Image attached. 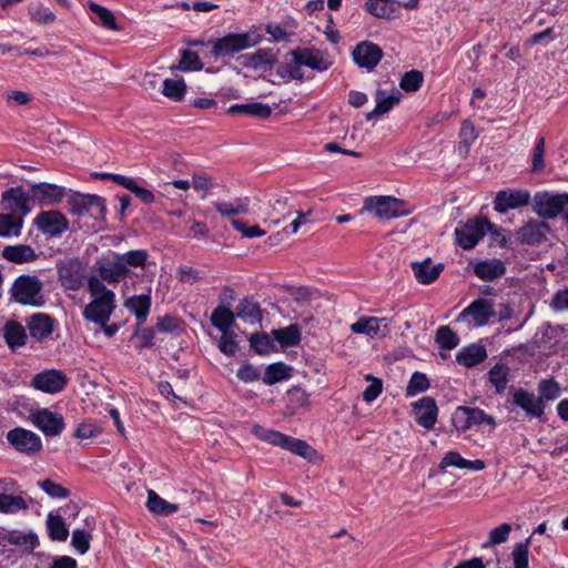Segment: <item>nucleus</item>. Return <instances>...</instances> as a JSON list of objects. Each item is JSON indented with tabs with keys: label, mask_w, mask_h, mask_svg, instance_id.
Here are the masks:
<instances>
[{
	"label": "nucleus",
	"mask_w": 568,
	"mask_h": 568,
	"mask_svg": "<svg viewBox=\"0 0 568 568\" xmlns=\"http://www.w3.org/2000/svg\"><path fill=\"white\" fill-rule=\"evenodd\" d=\"M549 225L539 220H530L515 234L499 227V247L516 251L518 244L538 245L547 240Z\"/></svg>",
	"instance_id": "obj_1"
},
{
	"label": "nucleus",
	"mask_w": 568,
	"mask_h": 568,
	"mask_svg": "<svg viewBox=\"0 0 568 568\" xmlns=\"http://www.w3.org/2000/svg\"><path fill=\"white\" fill-rule=\"evenodd\" d=\"M495 315V300L493 297L479 296L458 314L455 322L465 324L467 328L471 329L489 324Z\"/></svg>",
	"instance_id": "obj_2"
},
{
	"label": "nucleus",
	"mask_w": 568,
	"mask_h": 568,
	"mask_svg": "<svg viewBox=\"0 0 568 568\" xmlns=\"http://www.w3.org/2000/svg\"><path fill=\"white\" fill-rule=\"evenodd\" d=\"M487 232L494 233V224L486 217L468 220L455 229L456 243L464 250H471Z\"/></svg>",
	"instance_id": "obj_3"
},
{
	"label": "nucleus",
	"mask_w": 568,
	"mask_h": 568,
	"mask_svg": "<svg viewBox=\"0 0 568 568\" xmlns=\"http://www.w3.org/2000/svg\"><path fill=\"white\" fill-rule=\"evenodd\" d=\"M523 296L514 291V297L499 305V334L520 329L527 322L529 314H524L520 306Z\"/></svg>",
	"instance_id": "obj_4"
},
{
	"label": "nucleus",
	"mask_w": 568,
	"mask_h": 568,
	"mask_svg": "<svg viewBox=\"0 0 568 568\" xmlns=\"http://www.w3.org/2000/svg\"><path fill=\"white\" fill-rule=\"evenodd\" d=\"M453 424L457 430L466 432L484 426H488L491 430L496 423L493 415L486 414L478 407L459 406L453 415Z\"/></svg>",
	"instance_id": "obj_5"
},
{
	"label": "nucleus",
	"mask_w": 568,
	"mask_h": 568,
	"mask_svg": "<svg viewBox=\"0 0 568 568\" xmlns=\"http://www.w3.org/2000/svg\"><path fill=\"white\" fill-rule=\"evenodd\" d=\"M258 42L260 38L253 37L251 33H229L213 43L212 54L215 58L234 55L256 45Z\"/></svg>",
	"instance_id": "obj_6"
},
{
	"label": "nucleus",
	"mask_w": 568,
	"mask_h": 568,
	"mask_svg": "<svg viewBox=\"0 0 568 568\" xmlns=\"http://www.w3.org/2000/svg\"><path fill=\"white\" fill-rule=\"evenodd\" d=\"M42 283L37 276L21 275L11 288L13 298L26 305H41L43 303L41 296Z\"/></svg>",
	"instance_id": "obj_7"
},
{
	"label": "nucleus",
	"mask_w": 568,
	"mask_h": 568,
	"mask_svg": "<svg viewBox=\"0 0 568 568\" xmlns=\"http://www.w3.org/2000/svg\"><path fill=\"white\" fill-rule=\"evenodd\" d=\"M68 204L70 213L78 216L90 215L102 219L106 212L105 201L99 195L74 193L70 196Z\"/></svg>",
	"instance_id": "obj_8"
},
{
	"label": "nucleus",
	"mask_w": 568,
	"mask_h": 568,
	"mask_svg": "<svg viewBox=\"0 0 568 568\" xmlns=\"http://www.w3.org/2000/svg\"><path fill=\"white\" fill-rule=\"evenodd\" d=\"M568 211V194H550L537 192L534 196V211L544 219H552Z\"/></svg>",
	"instance_id": "obj_9"
},
{
	"label": "nucleus",
	"mask_w": 568,
	"mask_h": 568,
	"mask_svg": "<svg viewBox=\"0 0 568 568\" xmlns=\"http://www.w3.org/2000/svg\"><path fill=\"white\" fill-rule=\"evenodd\" d=\"M58 275L65 290L78 291L85 281V265L78 258H69L58 264Z\"/></svg>",
	"instance_id": "obj_10"
},
{
	"label": "nucleus",
	"mask_w": 568,
	"mask_h": 568,
	"mask_svg": "<svg viewBox=\"0 0 568 568\" xmlns=\"http://www.w3.org/2000/svg\"><path fill=\"white\" fill-rule=\"evenodd\" d=\"M8 443L19 453L33 456L41 452L42 440L32 430L16 427L7 433Z\"/></svg>",
	"instance_id": "obj_11"
},
{
	"label": "nucleus",
	"mask_w": 568,
	"mask_h": 568,
	"mask_svg": "<svg viewBox=\"0 0 568 568\" xmlns=\"http://www.w3.org/2000/svg\"><path fill=\"white\" fill-rule=\"evenodd\" d=\"M31 423L45 436H59L64 429V418L61 414L49 408H40L30 415Z\"/></svg>",
	"instance_id": "obj_12"
},
{
	"label": "nucleus",
	"mask_w": 568,
	"mask_h": 568,
	"mask_svg": "<svg viewBox=\"0 0 568 568\" xmlns=\"http://www.w3.org/2000/svg\"><path fill=\"white\" fill-rule=\"evenodd\" d=\"M31 199L21 186L10 187L1 195V206L8 214L23 216L30 212L29 200Z\"/></svg>",
	"instance_id": "obj_13"
},
{
	"label": "nucleus",
	"mask_w": 568,
	"mask_h": 568,
	"mask_svg": "<svg viewBox=\"0 0 568 568\" xmlns=\"http://www.w3.org/2000/svg\"><path fill=\"white\" fill-rule=\"evenodd\" d=\"M116 307L115 298H91L84 307L82 315L87 322L97 326L105 325Z\"/></svg>",
	"instance_id": "obj_14"
},
{
	"label": "nucleus",
	"mask_w": 568,
	"mask_h": 568,
	"mask_svg": "<svg viewBox=\"0 0 568 568\" xmlns=\"http://www.w3.org/2000/svg\"><path fill=\"white\" fill-rule=\"evenodd\" d=\"M402 202L390 196H371L365 199L363 211L381 219H394L400 215Z\"/></svg>",
	"instance_id": "obj_15"
},
{
	"label": "nucleus",
	"mask_w": 568,
	"mask_h": 568,
	"mask_svg": "<svg viewBox=\"0 0 568 568\" xmlns=\"http://www.w3.org/2000/svg\"><path fill=\"white\" fill-rule=\"evenodd\" d=\"M68 384L67 375L58 369H45L36 374L31 385L43 393L57 394L65 388Z\"/></svg>",
	"instance_id": "obj_16"
},
{
	"label": "nucleus",
	"mask_w": 568,
	"mask_h": 568,
	"mask_svg": "<svg viewBox=\"0 0 568 568\" xmlns=\"http://www.w3.org/2000/svg\"><path fill=\"white\" fill-rule=\"evenodd\" d=\"M351 332L374 337H385L389 333V323L386 317L361 316L351 325Z\"/></svg>",
	"instance_id": "obj_17"
},
{
	"label": "nucleus",
	"mask_w": 568,
	"mask_h": 568,
	"mask_svg": "<svg viewBox=\"0 0 568 568\" xmlns=\"http://www.w3.org/2000/svg\"><path fill=\"white\" fill-rule=\"evenodd\" d=\"M352 55L359 68L372 71L382 60L383 51L377 44L363 41L354 48Z\"/></svg>",
	"instance_id": "obj_18"
},
{
	"label": "nucleus",
	"mask_w": 568,
	"mask_h": 568,
	"mask_svg": "<svg viewBox=\"0 0 568 568\" xmlns=\"http://www.w3.org/2000/svg\"><path fill=\"white\" fill-rule=\"evenodd\" d=\"M511 405L520 407L527 416L541 418L545 414V404L526 389H515L513 393Z\"/></svg>",
	"instance_id": "obj_19"
},
{
	"label": "nucleus",
	"mask_w": 568,
	"mask_h": 568,
	"mask_svg": "<svg viewBox=\"0 0 568 568\" xmlns=\"http://www.w3.org/2000/svg\"><path fill=\"white\" fill-rule=\"evenodd\" d=\"M531 201L530 192L526 189H504L499 190V214L507 213L509 210H517L529 205Z\"/></svg>",
	"instance_id": "obj_20"
},
{
	"label": "nucleus",
	"mask_w": 568,
	"mask_h": 568,
	"mask_svg": "<svg viewBox=\"0 0 568 568\" xmlns=\"http://www.w3.org/2000/svg\"><path fill=\"white\" fill-rule=\"evenodd\" d=\"M36 224L40 231L50 236L62 234L69 226L65 216L59 211L41 212L36 219Z\"/></svg>",
	"instance_id": "obj_21"
},
{
	"label": "nucleus",
	"mask_w": 568,
	"mask_h": 568,
	"mask_svg": "<svg viewBox=\"0 0 568 568\" xmlns=\"http://www.w3.org/2000/svg\"><path fill=\"white\" fill-rule=\"evenodd\" d=\"M30 196L41 205L59 203L64 196V189L45 182L36 183L30 187Z\"/></svg>",
	"instance_id": "obj_22"
},
{
	"label": "nucleus",
	"mask_w": 568,
	"mask_h": 568,
	"mask_svg": "<svg viewBox=\"0 0 568 568\" xmlns=\"http://www.w3.org/2000/svg\"><path fill=\"white\" fill-rule=\"evenodd\" d=\"M27 328L31 338L42 342L53 333L54 320L48 314L37 313L27 320Z\"/></svg>",
	"instance_id": "obj_23"
},
{
	"label": "nucleus",
	"mask_w": 568,
	"mask_h": 568,
	"mask_svg": "<svg viewBox=\"0 0 568 568\" xmlns=\"http://www.w3.org/2000/svg\"><path fill=\"white\" fill-rule=\"evenodd\" d=\"M416 422L426 429H432L437 418V405L434 398L423 397L413 404Z\"/></svg>",
	"instance_id": "obj_24"
},
{
	"label": "nucleus",
	"mask_w": 568,
	"mask_h": 568,
	"mask_svg": "<svg viewBox=\"0 0 568 568\" xmlns=\"http://www.w3.org/2000/svg\"><path fill=\"white\" fill-rule=\"evenodd\" d=\"M293 62L308 67L316 71H325L329 67V62L324 59L323 54L318 50L313 49H295L291 52Z\"/></svg>",
	"instance_id": "obj_25"
},
{
	"label": "nucleus",
	"mask_w": 568,
	"mask_h": 568,
	"mask_svg": "<svg viewBox=\"0 0 568 568\" xmlns=\"http://www.w3.org/2000/svg\"><path fill=\"white\" fill-rule=\"evenodd\" d=\"M400 95V92L396 89H393L390 93L378 89L375 92L376 105L374 110L366 114V120H375L389 112L399 102Z\"/></svg>",
	"instance_id": "obj_26"
},
{
	"label": "nucleus",
	"mask_w": 568,
	"mask_h": 568,
	"mask_svg": "<svg viewBox=\"0 0 568 568\" xmlns=\"http://www.w3.org/2000/svg\"><path fill=\"white\" fill-rule=\"evenodd\" d=\"M410 266L418 283L424 285L435 282L444 270L443 263L434 264L430 257H426L422 262H413Z\"/></svg>",
	"instance_id": "obj_27"
},
{
	"label": "nucleus",
	"mask_w": 568,
	"mask_h": 568,
	"mask_svg": "<svg viewBox=\"0 0 568 568\" xmlns=\"http://www.w3.org/2000/svg\"><path fill=\"white\" fill-rule=\"evenodd\" d=\"M239 60L244 68L260 70L273 67L277 62V55L272 49H258L253 53L241 55Z\"/></svg>",
	"instance_id": "obj_28"
},
{
	"label": "nucleus",
	"mask_w": 568,
	"mask_h": 568,
	"mask_svg": "<svg viewBox=\"0 0 568 568\" xmlns=\"http://www.w3.org/2000/svg\"><path fill=\"white\" fill-rule=\"evenodd\" d=\"M2 541H7L21 548L24 551L31 552L39 546L37 535L32 532H22L20 530H7L0 531V545Z\"/></svg>",
	"instance_id": "obj_29"
},
{
	"label": "nucleus",
	"mask_w": 568,
	"mask_h": 568,
	"mask_svg": "<svg viewBox=\"0 0 568 568\" xmlns=\"http://www.w3.org/2000/svg\"><path fill=\"white\" fill-rule=\"evenodd\" d=\"M2 333L8 347L13 352L26 346L29 339L26 327L17 321H8Z\"/></svg>",
	"instance_id": "obj_30"
},
{
	"label": "nucleus",
	"mask_w": 568,
	"mask_h": 568,
	"mask_svg": "<svg viewBox=\"0 0 568 568\" xmlns=\"http://www.w3.org/2000/svg\"><path fill=\"white\" fill-rule=\"evenodd\" d=\"M99 276L110 283H119L121 280L129 275V268L124 267L118 255H114L112 261L102 263L98 267Z\"/></svg>",
	"instance_id": "obj_31"
},
{
	"label": "nucleus",
	"mask_w": 568,
	"mask_h": 568,
	"mask_svg": "<svg viewBox=\"0 0 568 568\" xmlns=\"http://www.w3.org/2000/svg\"><path fill=\"white\" fill-rule=\"evenodd\" d=\"M125 307L135 315L138 326H142L150 313L151 296L149 294L133 295L124 303Z\"/></svg>",
	"instance_id": "obj_32"
},
{
	"label": "nucleus",
	"mask_w": 568,
	"mask_h": 568,
	"mask_svg": "<svg viewBox=\"0 0 568 568\" xmlns=\"http://www.w3.org/2000/svg\"><path fill=\"white\" fill-rule=\"evenodd\" d=\"M487 357V352L484 346L479 344H470L464 348H462L456 354V361L458 364L465 367H473L481 362H484Z\"/></svg>",
	"instance_id": "obj_33"
},
{
	"label": "nucleus",
	"mask_w": 568,
	"mask_h": 568,
	"mask_svg": "<svg viewBox=\"0 0 568 568\" xmlns=\"http://www.w3.org/2000/svg\"><path fill=\"white\" fill-rule=\"evenodd\" d=\"M400 2L395 0H367L366 10L376 18L392 19L396 16Z\"/></svg>",
	"instance_id": "obj_34"
},
{
	"label": "nucleus",
	"mask_w": 568,
	"mask_h": 568,
	"mask_svg": "<svg viewBox=\"0 0 568 568\" xmlns=\"http://www.w3.org/2000/svg\"><path fill=\"white\" fill-rule=\"evenodd\" d=\"M442 468L456 467L459 469L481 470L485 464L480 459L467 460L457 452H448L440 462Z\"/></svg>",
	"instance_id": "obj_35"
},
{
	"label": "nucleus",
	"mask_w": 568,
	"mask_h": 568,
	"mask_svg": "<svg viewBox=\"0 0 568 568\" xmlns=\"http://www.w3.org/2000/svg\"><path fill=\"white\" fill-rule=\"evenodd\" d=\"M235 316L254 324L262 321V310L252 298L245 297L236 306Z\"/></svg>",
	"instance_id": "obj_36"
},
{
	"label": "nucleus",
	"mask_w": 568,
	"mask_h": 568,
	"mask_svg": "<svg viewBox=\"0 0 568 568\" xmlns=\"http://www.w3.org/2000/svg\"><path fill=\"white\" fill-rule=\"evenodd\" d=\"M2 256L13 263H26L37 258L34 250L29 245L6 246Z\"/></svg>",
	"instance_id": "obj_37"
},
{
	"label": "nucleus",
	"mask_w": 568,
	"mask_h": 568,
	"mask_svg": "<svg viewBox=\"0 0 568 568\" xmlns=\"http://www.w3.org/2000/svg\"><path fill=\"white\" fill-rule=\"evenodd\" d=\"M113 182L135 194L144 204H151L155 200L154 194L150 190L140 186L132 178L115 176Z\"/></svg>",
	"instance_id": "obj_38"
},
{
	"label": "nucleus",
	"mask_w": 568,
	"mask_h": 568,
	"mask_svg": "<svg viewBox=\"0 0 568 568\" xmlns=\"http://www.w3.org/2000/svg\"><path fill=\"white\" fill-rule=\"evenodd\" d=\"M146 507L151 513L162 516H168L179 510V505L164 500L154 490L148 491Z\"/></svg>",
	"instance_id": "obj_39"
},
{
	"label": "nucleus",
	"mask_w": 568,
	"mask_h": 568,
	"mask_svg": "<svg viewBox=\"0 0 568 568\" xmlns=\"http://www.w3.org/2000/svg\"><path fill=\"white\" fill-rule=\"evenodd\" d=\"M235 313L229 307L219 305L211 315V324L220 332L231 331L235 321Z\"/></svg>",
	"instance_id": "obj_40"
},
{
	"label": "nucleus",
	"mask_w": 568,
	"mask_h": 568,
	"mask_svg": "<svg viewBox=\"0 0 568 568\" xmlns=\"http://www.w3.org/2000/svg\"><path fill=\"white\" fill-rule=\"evenodd\" d=\"M89 9L92 13L95 14L97 23L101 24L103 28L120 31L121 27L116 23L115 17L111 10L105 7H102L95 2L89 3Z\"/></svg>",
	"instance_id": "obj_41"
},
{
	"label": "nucleus",
	"mask_w": 568,
	"mask_h": 568,
	"mask_svg": "<svg viewBox=\"0 0 568 568\" xmlns=\"http://www.w3.org/2000/svg\"><path fill=\"white\" fill-rule=\"evenodd\" d=\"M49 536L55 541H65L69 537V529L60 515L50 513L47 518Z\"/></svg>",
	"instance_id": "obj_42"
},
{
	"label": "nucleus",
	"mask_w": 568,
	"mask_h": 568,
	"mask_svg": "<svg viewBox=\"0 0 568 568\" xmlns=\"http://www.w3.org/2000/svg\"><path fill=\"white\" fill-rule=\"evenodd\" d=\"M272 333L275 339L283 347L296 346L301 342V331L296 324H291L287 327L274 329Z\"/></svg>",
	"instance_id": "obj_43"
},
{
	"label": "nucleus",
	"mask_w": 568,
	"mask_h": 568,
	"mask_svg": "<svg viewBox=\"0 0 568 568\" xmlns=\"http://www.w3.org/2000/svg\"><path fill=\"white\" fill-rule=\"evenodd\" d=\"M270 205L272 214L277 215V217L270 220L275 226L294 213L293 207L288 205L287 196H275L271 200Z\"/></svg>",
	"instance_id": "obj_44"
},
{
	"label": "nucleus",
	"mask_w": 568,
	"mask_h": 568,
	"mask_svg": "<svg viewBox=\"0 0 568 568\" xmlns=\"http://www.w3.org/2000/svg\"><path fill=\"white\" fill-rule=\"evenodd\" d=\"M290 376H291V368L287 365H285L284 363L278 362V363L271 364L265 368L263 382L266 385H274L276 383H280L284 379L290 378Z\"/></svg>",
	"instance_id": "obj_45"
},
{
	"label": "nucleus",
	"mask_w": 568,
	"mask_h": 568,
	"mask_svg": "<svg viewBox=\"0 0 568 568\" xmlns=\"http://www.w3.org/2000/svg\"><path fill=\"white\" fill-rule=\"evenodd\" d=\"M23 220L12 214H0V236H18L21 232Z\"/></svg>",
	"instance_id": "obj_46"
},
{
	"label": "nucleus",
	"mask_w": 568,
	"mask_h": 568,
	"mask_svg": "<svg viewBox=\"0 0 568 568\" xmlns=\"http://www.w3.org/2000/svg\"><path fill=\"white\" fill-rule=\"evenodd\" d=\"M538 398L545 404V402H552L560 397L561 387L554 378L541 379L538 383Z\"/></svg>",
	"instance_id": "obj_47"
},
{
	"label": "nucleus",
	"mask_w": 568,
	"mask_h": 568,
	"mask_svg": "<svg viewBox=\"0 0 568 568\" xmlns=\"http://www.w3.org/2000/svg\"><path fill=\"white\" fill-rule=\"evenodd\" d=\"M185 91L186 84L182 78L165 79L163 81L162 94L173 101H181Z\"/></svg>",
	"instance_id": "obj_48"
},
{
	"label": "nucleus",
	"mask_w": 568,
	"mask_h": 568,
	"mask_svg": "<svg viewBox=\"0 0 568 568\" xmlns=\"http://www.w3.org/2000/svg\"><path fill=\"white\" fill-rule=\"evenodd\" d=\"M474 274L485 282L497 278V260H483L473 264Z\"/></svg>",
	"instance_id": "obj_49"
},
{
	"label": "nucleus",
	"mask_w": 568,
	"mask_h": 568,
	"mask_svg": "<svg viewBox=\"0 0 568 568\" xmlns=\"http://www.w3.org/2000/svg\"><path fill=\"white\" fill-rule=\"evenodd\" d=\"M203 68L199 54L191 50H182L181 59L178 65H172V70H180L183 72L197 71Z\"/></svg>",
	"instance_id": "obj_50"
},
{
	"label": "nucleus",
	"mask_w": 568,
	"mask_h": 568,
	"mask_svg": "<svg viewBox=\"0 0 568 568\" xmlns=\"http://www.w3.org/2000/svg\"><path fill=\"white\" fill-rule=\"evenodd\" d=\"M532 539V535L529 536L525 541L517 542L511 552V559L514 561V568H528L529 564V546Z\"/></svg>",
	"instance_id": "obj_51"
},
{
	"label": "nucleus",
	"mask_w": 568,
	"mask_h": 568,
	"mask_svg": "<svg viewBox=\"0 0 568 568\" xmlns=\"http://www.w3.org/2000/svg\"><path fill=\"white\" fill-rule=\"evenodd\" d=\"M215 210L225 217L244 214L248 211L247 200H236L235 203L215 202Z\"/></svg>",
	"instance_id": "obj_52"
},
{
	"label": "nucleus",
	"mask_w": 568,
	"mask_h": 568,
	"mask_svg": "<svg viewBox=\"0 0 568 568\" xmlns=\"http://www.w3.org/2000/svg\"><path fill=\"white\" fill-rule=\"evenodd\" d=\"M124 267H144L149 257L145 250H133L124 254H116Z\"/></svg>",
	"instance_id": "obj_53"
},
{
	"label": "nucleus",
	"mask_w": 568,
	"mask_h": 568,
	"mask_svg": "<svg viewBox=\"0 0 568 568\" xmlns=\"http://www.w3.org/2000/svg\"><path fill=\"white\" fill-rule=\"evenodd\" d=\"M27 508L28 505L22 497L8 494H0V513L13 514Z\"/></svg>",
	"instance_id": "obj_54"
},
{
	"label": "nucleus",
	"mask_w": 568,
	"mask_h": 568,
	"mask_svg": "<svg viewBox=\"0 0 568 568\" xmlns=\"http://www.w3.org/2000/svg\"><path fill=\"white\" fill-rule=\"evenodd\" d=\"M436 343L440 348L453 349L459 344L458 335L449 326H440L436 331Z\"/></svg>",
	"instance_id": "obj_55"
},
{
	"label": "nucleus",
	"mask_w": 568,
	"mask_h": 568,
	"mask_svg": "<svg viewBox=\"0 0 568 568\" xmlns=\"http://www.w3.org/2000/svg\"><path fill=\"white\" fill-rule=\"evenodd\" d=\"M88 291L91 298H115L114 292L104 285L101 277L90 276L88 278Z\"/></svg>",
	"instance_id": "obj_56"
},
{
	"label": "nucleus",
	"mask_w": 568,
	"mask_h": 568,
	"mask_svg": "<svg viewBox=\"0 0 568 568\" xmlns=\"http://www.w3.org/2000/svg\"><path fill=\"white\" fill-rule=\"evenodd\" d=\"M429 388V379L424 373L415 372L410 376L406 387V396L413 397L417 394L424 393Z\"/></svg>",
	"instance_id": "obj_57"
},
{
	"label": "nucleus",
	"mask_w": 568,
	"mask_h": 568,
	"mask_svg": "<svg viewBox=\"0 0 568 568\" xmlns=\"http://www.w3.org/2000/svg\"><path fill=\"white\" fill-rule=\"evenodd\" d=\"M155 328L161 333L179 335L182 332V322L173 315H164L158 318Z\"/></svg>",
	"instance_id": "obj_58"
},
{
	"label": "nucleus",
	"mask_w": 568,
	"mask_h": 568,
	"mask_svg": "<svg viewBox=\"0 0 568 568\" xmlns=\"http://www.w3.org/2000/svg\"><path fill=\"white\" fill-rule=\"evenodd\" d=\"M423 73L417 70L405 72L400 79L399 87L405 92H416L423 83Z\"/></svg>",
	"instance_id": "obj_59"
},
{
	"label": "nucleus",
	"mask_w": 568,
	"mask_h": 568,
	"mask_svg": "<svg viewBox=\"0 0 568 568\" xmlns=\"http://www.w3.org/2000/svg\"><path fill=\"white\" fill-rule=\"evenodd\" d=\"M253 433L260 439L267 442L272 445L280 446V447H282L284 438H285V434H282V433H280L277 430H273V429H266L260 425H255L253 427Z\"/></svg>",
	"instance_id": "obj_60"
},
{
	"label": "nucleus",
	"mask_w": 568,
	"mask_h": 568,
	"mask_svg": "<svg viewBox=\"0 0 568 568\" xmlns=\"http://www.w3.org/2000/svg\"><path fill=\"white\" fill-rule=\"evenodd\" d=\"M253 433L260 439L267 442L272 445L280 446V447H282L284 438H285V434H282V433H280L277 430H273V429H266L260 425H255L253 427Z\"/></svg>",
	"instance_id": "obj_61"
},
{
	"label": "nucleus",
	"mask_w": 568,
	"mask_h": 568,
	"mask_svg": "<svg viewBox=\"0 0 568 568\" xmlns=\"http://www.w3.org/2000/svg\"><path fill=\"white\" fill-rule=\"evenodd\" d=\"M250 345L260 355L268 354L274 349V343L266 334H252Z\"/></svg>",
	"instance_id": "obj_62"
},
{
	"label": "nucleus",
	"mask_w": 568,
	"mask_h": 568,
	"mask_svg": "<svg viewBox=\"0 0 568 568\" xmlns=\"http://www.w3.org/2000/svg\"><path fill=\"white\" fill-rule=\"evenodd\" d=\"M91 534L82 529H74L72 532L71 545L81 555H84L90 549Z\"/></svg>",
	"instance_id": "obj_63"
},
{
	"label": "nucleus",
	"mask_w": 568,
	"mask_h": 568,
	"mask_svg": "<svg viewBox=\"0 0 568 568\" xmlns=\"http://www.w3.org/2000/svg\"><path fill=\"white\" fill-rule=\"evenodd\" d=\"M222 335L219 341V349L227 355L233 356L237 351V343L235 341V333L232 331L221 332Z\"/></svg>",
	"instance_id": "obj_64"
}]
</instances>
